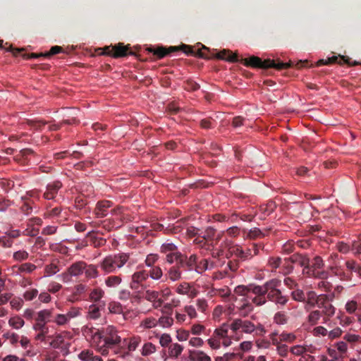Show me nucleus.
Masks as SVG:
<instances>
[{
	"label": "nucleus",
	"instance_id": "052dcab7",
	"mask_svg": "<svg viewBox=\"0 0 361 361\" xmlns=\"http://www.w3.org/2000/svg\"><path fill=\"white\" fill-rule=\"evenodd\" d=\"M62 51H63V48L61 47L54 46L50 49L49 51L45 52V53H42V55H44V57H49L52 55L61 53Z\"/></svg>",
	"mask_w": 361,
	"mask_h": 361
},
{
	"label": "nucleus",
	"instance_id": "f257e3e1",
	"mask_svg": "<svg viewBox=\"0 0 361 361\" xmlns=\"http://www.w3.org/2000/svg\"><path fill=\"white\" fill-rule=\"evenodd\" d=\"M245 66L267 69L273 68L276 70L288 69L292 66V63L278 62L274 60L265 59L262 61L259 57L252 56L250 58H241L239 61Z\"/></svg>",
	"mask_w": 361,
	"mask_h": 361
},
{
	"label": "nucleus",
	"instance_id": "0eeeda50",
	"mask_svg": "<svg viewBox=\"0 0 361 361\" xmlns=\"http://www.w3.org/2000/svg\"><path fill=\"white\" fill-rule=\"evenodd\" d=\"M251 293L254 294L255 296H247L252 300V302L257 306H262L265 305L269 300L268 290L267 288V281L263 286L259 285H251Z\"/></svg>",
	"mask_w": 361,
	"mask_h": 361
},
{
	"label": "nucleus",
	"instance_id": "8fccbe9b",
	"mask_svg": "<svg viewBox=\"0 0 361 361\" xmlns=\"http://www.w3.org/2000/svg\"><path fill=\"white\" fill-rule=\"evenodd\" d=\"M190 289V286L188 283L184 282L179 284L176 288V291L178 293L181 295H186L189 293Z\"/></svg>",
	"mask_w": 361,
	"mask_h": 361
},
{
	"label": "nucleus",
	"instance_id": "58836bf2",
	"mask_svg": "<svg viewBox=\"0 0 361 361\" xmlns=\"http://www.w3.org/2000/svg\"><path fill=\"white\" fill-rule=\"evenodd\" d=\"M157 323L164 328L169 327L173 324V319L169 315L162 316L159 319Z\"/></svg>",
	"mask_w": 361,
	"mask_h": 361
},
{
	"label": "nucleus",
	"instance_id": "f3484780",
	"mask_svg": "<svg viewBox=\"0 0 361 361\" xmlns=\"http://www.w3.org/2000/svg\"><path fill=\"white\" fill-rule=\"evenodd\" d=\"M62 187V183L59 180H55L47 185V190L44 193V197L47 200H53L59 190Z\"/></svg>",
	"mask_w": 361,
	"mask_h": 361
},
{
	"label": "nucleus",
	"instance_id": "69168bd1",
	"mask_svg": "<svg viewBox=\"0 0 361 361\" xmlns=\"http://www.w3.org/2000/svg\"><path fill=\"white\" fill-rule=\"evenodd\" d=\"M277 353L283 357H286L288 355V347L286 344H282L276 348Z\"/></svg>",
	"mask_w": 361,
	"mask_h": 361
},
{
	"label": "nucleus",
	"instance_id": "4c0bfd02",
	"mask_svg": "<svg viewBox=\"0 0 361 361\" xmlns=\"http://www.w3.org/2000/svg\"><path fill=\"white\" fill-rule=\"evenodd\" d=\"M320 310H313L308 315V322L312 325L316 324L322 317Z\"/></svg>",
	"mask_w": 361,
	"mask_h": 361
},
{
	"label": "nucleus",
	"instance_id": "603ef678",
	"mask_svg": "<svg viewBox=\"0 0 361 361\" xmlns=\"http://www.w3.org/2000/svg\"><path fill=\"white\" fill-rule=\"evenodd\" d=\"M69 319L66 314H58L54 319V322L59 326L66 324L69 322Z\"/></svg>",
	"mask_w": 361,
	"mask_h": 361
},
{
	"label": "nucleus",
	"instance_id": "72a5a7b5",
	"mask_svg": "<svg viewBox=\"0 0 361 361\" xmlns=\"http://www.w3.org/2000/svg\"><path fill=\"white\" fill-rule=\"evenodd\" d=\"M18 273H31L37 267L31 263H23L18 267Z\"/></svg>",
	"mask_w": 361,
	"mask_h": 361
},
{
	"label": "nucleus",
	"instance_id": "bb28decb",
	"mask_svg": "<svg viewBox=\"0 0 361 361\" xmlns=\"http://www.w3.org/2000/svg\"><path fill=\"white\" fill-rule=\"evenodd\" d=\"M230 325L226 323L223 324L219 328L215 329L214 332V337H216L219 339L227 337Z\"/></svg>",
	"mask_w": 361,
	"mask_h": 361
},
{
	"label": "nucleus",
	"instance_id": "1a4fd4ad",
	"mask_svg": "<svg viewBox=\"0 0 361 361\" xmlns=\"http://www.w3.org/2000/svg\"><path fill=\"white\" fill-rule=\"evenodd\" d=\"M230 329L233 332L240 330L243 333L251 334L255 331L257 326L253 322L247 319H235L230 324Z\"/></svg>",
	"mask_w": 361,
	"mask_h": 361
},
{
	"label": "nucleus",
	"instance_id": "4be33fe9",
	"mask_svg": "<svg viewBox=\"0 0 361 361\" xmlns=\"http://www.w3.org/2000/svg\"><path fill=\"white\" fill-rule=\"evenodd\" d=\"M87 238H90L91 245L94 247H100L104 245L106 242V239L95 235L94 231L89 232L87 234Z\"/></svg>",
	"mask_w": 361,
	"mask_h": 361
},
{
	"label": "nucleus",
	"instance_id": "0e129e2a",
	"mask_svg": "<svg viewBox=\"0 0 361 361\" xmlns=\"http://www.w3.org/2000/svg\"><path fill=\"white\" fill-rule=\"evenodd\" d=\"M157 324V321L154 318H147L142 322V325L146 329H151Z\"/></svg>",
	"mask_w": 361,
	"mask_h": 361
},
{
	"label": "nucleus",
	"instance_id": "6ab92c4d",
	"mask_svg": "<svg viewBox=\"0 0 361 361\" xmlns=\"http://www.w3.org/2000/svg\"><path fill=\"white\" fill-rule=\"evenodd\" d=\"M216 57L219 59L226 60L232 63L239 62L240 61L238 56L236 53H233L232 51L228 49H223L219 51L216 54Z\"/></svg>",
	"mask_w": 361,
	"mask_h": 361
},
{
	"label": "nucleus",
	"instance_id": "4468645a",
	"mask_svg": "<svg viewBox=\"0 0 361 361\" xmlns=\"http://www.w3.org/2000/svg\"><path fill=\"white\" fill-rule=\"evenodd\" d=\"M190 257H195L191 271H195L198 274H202L207 269H211L214 267V262L209 263L207 259H204L197 262V256L196 255L192 254Z\"/></svg>",
	"mask_w": 361,
	"mask_h": 361
},
{
	"label": "nucleus",
	"instance_id": "774afa93",
	"mask_svg": "<svg viewBox=\"0 0 361 361\" xmlns=\"http://www.w3.org/2000/svg\"><path fill=\"white\" fill-rule=\"evenodd\" d=\"M10 304L13 308L16 310H19L23 306V300L20 298H15L10 301Z\"/></svg>",
	"mask_w": 361,
	"mask_h": 361
},
{
	"label": "nucleus",
	"instance_id": "bf43d9fd",
	"mask_svg": "<svg viewBox=\"0 0 361 361\" xmlns=\"http://www.w3.org/2000/svg\"><path fill=\"white\" fill-rule=\"evenodd\" d=\"M270 340L273 345H276L278 348L279 345H282L281 341L279 336V334L277 331L272 332L269 335Z\"/></svg>",
	"mask_w": 361,
	"mask_h": 361
},
{
	"label": "nucleus",
	"instance_id": "423d86ee",
	"mask_svg": "<svg viewBox=\"0 0 361 361\" xmlns=\"http://www.w3.org/2000/svg\"><path fill=\"white\" fill-rule=\"evenodd\" d=\"M324 262L319 256L314 257L312 261L308 259V267H307L305 275L308 277H312L322 280L326 279L329 277V272L323 269Z\"/></svg>",
	"mask_w": 361,
	"mask_h": 361
},
{
	"label": "nucleus",
	"instance_id": "a211bd4d",
	"mask_svg": "<svg viewBox=\"0 0 361 361\" xmlns=\"http://www.w3.org/2000/svg\"><path fill=\"white\" fill-rule=\"evenodd\" d=\"M112 203L108 200L99 201L97 203L94 209V214L97 218H102L107 214V209L110 208Z\"/></svg>",
	"mask_w": 361,
	"mask_h": 361
},
{
	"label": "nucleus",
	"instance_id": "49530a36",
	"mask_svg": "<svg viewBox=\"0 0 361 361\" xmlns=\"http://www.w3.org/2000/svg\"><path fill=\"white\" fill-rule=\"evenodd\" d=\"M260 208L261 211L263 212L265 214L269 215L274 211L276 208V204L274 202H269L265 205H262Z\"/></svg>",
	"mask_w": 361,
	"mask_h": 361
},
{
	"label": "nucleus",
	"instance_id": "2eb2a0df",
	"mask_svg": "<svg viewBox=\"0 0 361 361\" xmlns=\"http://www.w3.org/2000/svg\"><path fill=\"white\" fill-rule=\"evenodd\" d=\"M130 47L129 44L124 45L123 43H118L111 47V51H113L112 57L121 58L128 55H134V52L130 51Z\"/></svg>",
	"mask_w": 361,
	"mask_h": 361
},
{
	"label": "nucleus",
	"instance_id": "a18cd8bd",
	"mask_svg": "<svg viewBox=\"0 0 361 361\" xmlns=\"http://www.w3.org/2000/svg\"><path fill=\"white\" fill-rule=\"evenodd\" d=\"M329 302H329V296L325 294H321V295H318V300H317L316 305L319 309H321L323 307H324L325 305H326L327 304H329Z\"/></svg>",
	"mask_w": 361,
	"mask_h": 361
},
{
	"label": "nucleus",
	"instance_id": "cd10ccee",
	"mask_svg": "<svg viewBox=\"0 0 361 361\" xmlns=\"http://www.w3.org/2000/svg\"><path fill=\"white\" fill-rule=\"evenodd\" d=\"M288 317L283 311L277 312L274 316V322L280 325H283L288 323Z\"/></svg>",
	"mask_w": 361,
	"mask_h": 361
},
{
	"label": "nucleus",
	"instance_id": "b1692460",
	"mask_svg": "<svg viewBox=\"0 0 361 361\" xmlns=\"http://www.w3.org/2000/svg\"><path fill=\"white\" fill-rule=\"evenodd\" d=\"M190 358L192 361H212L209 356L200 350L191 351Z\"/></svg>",
	"mask_w": 361,
	"mask_h": 361
},
{
	"label": "nucleus",
	"instance_id": "c03bdc74",
	"mask_svg": "<svg viewBox=\"0 0 361 361\" xmlns=\"http://www.w3.org/2000/svg\"><path fill=\"white\" fill-rule=\"evenodd\" d=\"M159 295V294L158 291L147 290L143 295V297L147 300L152 302L155 301L158 298Z\"/></svg>",
	"mask_w": 361,
	"mask_h": 361
},
{
	"label": "nucleus",
	"instance_id": "7ed1b4c3",
	"mask_svg": "<svg viewBox=\"0 0 361 361\" xmlns=\"http://www.w3.org/2000/svg\"><path fill=\"white\" fill-rule=\"evenodd\" d=\"M281 286V281L277 279H273L267 281V288L268 290L267 299L269 302L275 304L278 307H282L286 305L289 301V296L283 294L279 289Z\"/></svg>",
	"mask_w": 361,
	"mask_h": 361
},
{
	"label": "nucleus",
	"instance_id": "393cba45",
	"mask_svg": "<svg viewBox=\"0 0 361 361\" xmlns=\"http://www.w3.org/2000/svg\"><path fill=\"white\" fill-rule=\"evenodd\" d=\"M84 272L87 279H95L99 276L97 267L94 264H87L86 262Z\"/></svg>",
	"mask_w": 361,
	"mask_h": 361
},
{
	"label": "nucleus",
	"instance_id": "2f4dec72",
	"mask_svg": "<svg viewBox=\"0 0 361 361\" xmlns=\"http://www.w3.org/2000/svg\"><path fill=\"white\" fill-rule=\"evenodd\" d=\"M150 268L151 269L147 272L149 274V276H150L152 279L159 280L162 277L163 271L160 267L154 266Z\"/></svg>",
	"mask_w": 361,
	"mask_h": 361
},
{
	"label": "nucleus",
	"instance_id": "e433bc0d",
	"mask_svg": "<svg viewBox=\"0 0 361 361\" xmlns=\"http://www.w3.org/2000/svg\"><path fill=\"white\" fill-rule=\"evenodd\" d=\"M318 300V295L316 294L314 291L310 290L307 293L306 296V302L307 305L313 307L316 306L317 302Z\"/></svg>",
	"mask_w": 361,
	"mask_h": 361
},
{
	"label": "nucleus",
	"instance_id": "e2e57ef3",
	"mask_svg": "<svg viewBox=\"0 0 361 361\" xmlns=\"http://www.w3.org/2000/svg\"><path fill=\"white\" fill-rule=\"evenodd\" d=\"M171 342V337L168 334H163L159 338V343L162 347H166Z\"/></svg>",
	"mask_w": 361,
	"mask_h": 361
},
{
	"label": "nucleus",
	"instance_id": "39448f33",
	"mask_svg": "<svg viewBox=\"0 0 361 361\" xmlns=\"http://www.w3.org/2000/svg\"><path fill=\"white\" fill-rule=\"evenodd\" d=\"M51 316V311L49 310H43L37 313L35 317V324L33 325V329L39 331L36 335L35 339L37 341H44L46 335L49 332V327L47 323L49 321Z\"/></svg>",
	"mask_w": 361,
	"mask_h": 361
},
{
	"label": "nucleus",
	"instance_id": "09e8293b",
	"mask_svg": "<svg viewBox=\"0 0 361 361\" xmlns=\"http://www.w3.org/2000/svg\"><path fill=\"white\" fill-rule=\"evenodd\" d=\"M37 295H38V290L35 288H32V289L27 290L24 293L23 297H24L25 300H26L27 301H31L34 298H35Z\"/></svg>",
	"mask_w": 361,
	"mask_h": 361
},
{
	"label": "nucleus",
	"instance_id": "5fc2aeb1",
	"mask_svg": "<svg viewBox=\"0 0 361 361\" xmlns=\"http://www.w3.org/2000/svg\"><path fill=\"white\" fill-rule=\"evenodd\" d=\"M253 310V306L250 303H245L240 307V315L243 317L247 316L248 313Z\"/></svg>",
	"mask_w": 361,
	"mask_h": 361
},
{
	"label": "nucleus",
	"instance_id": "c85d7f7f",
	"mask_svg": "<svg viewBox=\"0 0 361 361\" xmlns=\"http://www.w3.org/2000/svg\"><path fill=\"white\" fill-rule=\"evenodd\" d=\"M21 199L23 201L20 208L21 212L25 215L30 214L32 212V204H33V201H27V197H22Z\"/></svg>",
	"mask_w": 361,
	"mask_h": 361
},
{
	"label": "nucleus",
	"instance_id": "4d7b16f0",
	"mask_svg": "<svg viewBox=\"0 0 361 361\" xmlns=\"http://www.w3.org/2000/svg\"><path fill=\"white\" fill-rule=\"evenodd\" d=\"M200 87V85L196 82L189 80L185 82V89L188 91H196Z\"/></svg>",
	"mask_w": 361,
	"mask_h": 361
},
{
	"label": "nucleus",
	"instance_id": "c9c22d12",
	"mask_svg": "<svg viewBox=\"0 0 361 361\" xmlns=\"http://www.w3.org/2000/svg\"><path fill=\"white\" fill-rule=\"evenodd\" d=\"M24 324V320L18 316L11 317L8 321V324L16 329H19L23 327Z\"/></svg>",
	"mask_w": 361,
	"mask_h": 361
},
{
	"label": "nucleus",
	"instance_id": "20e7f679",
	"mask_svg": "<svg viewBox=\"0 0 361 361\" xmlns=\"http://www.w3.org/2000/svg\"><path fill=\"white\" fill-rule=\"evenodd\" d=\"M181 49L183 52L188 55L197 56L200 58H207L202 49H197L194 51L191 46L183 44L180 47H170L169 49L164 47H158L157 49L149 48V51L152 52L154 55L157 56L159 59H162L164 56L169 55L171 52L176 51Z\"/></svg>",
	"mask_w": 361,
	"mask_h": 361
},
{
	"label": "nucleus",
	"instance_id": "37998d69",
	"mask_svg": "<svg viewBox=\"0 0 361 361\" xmlns=\"http://www.w3.org/2000/svg\"><path fill=\"white\" fill-rule=\"evenodd\" d=\"M251 285L250 284L247 286H238L235 288V292L240 295H247L249 296L248 294L251 293Z\"/></svg>",
	"mask_w": 361,
	"mask_h": 361
},
{
	"label": "nucleus",
	"instance_id": "338daca9",
	"mask_svg": "<svg viewBox=\"0 0 361 361\" xmlns=\"http://www.w3.org/2000/svg\"><path fill=\"white\" fill-rule=\"evenodd\" d=\"M264 234L262 232L257 228H255L251 229L248 233V237L252 239H255L257 238L263 237Z\"/></svg>",
	"mask_w": 361,
	"mask_h": 361
},
{
	"label": "nucleus",
	"instance_id": "c756f323",
	"mask_svg": "<svg viewBox=\"0 0 361 361\" xmlns=\"http://www.w3.org/2000/svg\"><path fill=\"white\" fill-rule=\"evenodd\" d=\"M291 298L293 300L297 302H305L306 301V295L304 291L301 289L298 288V287L291 292L290 293Z\"/></svg>",
	"mask_w": 361,
	"mask_h": 361
},
{
	"label": "nucleus",
	"instance_id": "9d476101",
	"mask_svg": "<svg viewBox=\"0 0 361 361\" xmlns=\"http://www.w3.org/2000/svg\"><path fill=\"white\" fill-rule=\"evenodd\" d=\"M148 277L149 274L147 271L144 269L136 271L132 275V279L130 284L131 289L137 293H140L142 290L145 288V286L142 285V282L145 281Z\"/></svg>",
	"mask_w": 361,
	"mask_h": 361
},
{
	"label": "nucleus",
	"instance_id": "a19ab883",
	"mask_svg": "<svg viewBox=\"0 0 361 361\" xmlns=\"http://www.w3.org/2000/svg\"><path fill=\"white\" fill-rule=\"evenodd\" d=\"M108 309L111 313L121 314L123 312L122 305L116 302H111L109 304Z\"/></svg>",
	"mask_w": 361,
	"mask_h": 361
},
{
	"label": "nucleus",
	"instance_id": "de8ad7c7",
	"mask_svg": "<svg viewBox=\"0 0 361 361\" xmlns=\"http://www.w3.org/2000/svg\"><path fill=\"white\" fill-rule=\"evenodd\" d=\"M322 309V314H324L326 317H331L335 313V307L329 302Z\"/></svg>",
	"mask_w": 361,
	"mask_h": 361
},
{
	"label": "nucleus",
	"instance_id": "412c9836",
	"mask_svg": "<svg viewBox=\"0 0 361 361\" xmlns=\"http://www.w3.org/2000/svg\"><path fill=\"white\" fill-rule=\"evenodd\" d=\"M235 255L240 259L245 260L246 256L245 255L244 250L240 246L238 245H231L228 247L226 257L230 258L231 256Z\"/></svg>",
	"mask_w": 361,
	"mask_h": 361
},
{
	"label": "nucleus",
	"instance_id": "13d9d810",
	"mask_svg": "<svg viewBox=\"0 0 361 361\" xmlns=\"http://www.w3.org/2000/svg\"><path fill=\"white\" fill-rule=\"evenodd\" d=\"M279 336H280L281 342L286 341V342H289V343L293 342L296 338L293 334L286 333V332H283L281 334H279Z\"/></svg>",
	"mask_w": 361,
	"mask_h": 361
},
{
	"label": "nucleus",
	"instance_id": "ea45409f",
	"mask_svg": "<svg viewBox=\"0 0 361 361\" xmlns=\"http://www.w3.org/2000/svg\"><path fill=\"white\" fill-rule=\"evenodd\" d=\"M157 350L156 346L152 343H146L142 350V355L143 356H148L154 353Z\"/></svg>",
	"mask_w": 361,
	"mask_h": 361
},
{
	"label": "nucleus",
	"instance_id": "f704fd0d",
	"mask_svg": "<svg viewBox=\"0 0 361 361\" xmlns=\"http://www.w3.org/2000/svg\"><path fill=\"white\" fill-rule=\"evenodd\" d=\"M104 295V291L101 288H96L92 290L90 293V298L92 301H99Z\"/></svg>",
	"mask_w": 361,
	"mask_h": 361
},
{
	"label": "nucleus",
	"instance_id": "a878e982",
	"mask_svg": "<svg viewBox=\"0 0 361 361\" xmlns=\"http://www.w3.org/2000/svg\"><path fill=\"white\" fill-rule=\"evenodd\" d=\"M200 234V237L202 238V240H198V238H197L195 240V242L197 244H202L204 240L212 239L215 235V229L212 227H208L204 233L202 232Z\"/></svg>",
	"mask_w": 361,
	"mask_h": 361
},
{
	"label": "nucleus",
	"instance_id": "7c9ffc66",
	"mask_svg": "<svg viewBox=\"0 0 361 361\" xmlns=\"http://www.w3.org/2000/svg\"><path fill=\"white\" fill-rule=\"evenodd\" d=\"M121 278L119 276H110L105 279V284L109 288L118 286L121 283Z\"/></svg>",
	"mask_w": 361,
	"mask_h": 361
},
{
	"label": "nucleus",
	"instance_id": "f8f14e48",
	"mask_svg": "<svg viewBox=\"0 0 361 361\" xmlns=\"http://www.w3.org/2000/svg\"><path fill=\"white\" fill-rule=\"evenodd\" d=\"M333 63H338V64H344L346 63L350 66H354L358 64L356 61H352L351 59L345 56H333L331 57L328 58L327 59H320L317 62L316 66H323V65H329Z\"/></svg>",
	"mask_w": 361,
	"mask_h": 361
},
{
	"label": "nucleus",
	"instance_id": "6e6552de",
	"mask_svg": "<svg viewBox=\"0 0 361 361\" xmlns=\"http://www.w3.org/2000/svg\"><path fill=\"white\" fill-rule=\"evenodd\" d=\"M164 260L166 263L169 264H178L180 267H190L191 263L194 262L195 257H188L186 255L182 254L180 252L168 254L165 255Z\"/></svg>",
	"mask_w": 361,
	"mask_h": 361
},
{
	"label": "nucleus",
	"instance_id": "f03ea898",
	"mask_svg": "<svg viewBox=\"0 0 361 361\" xmlns=\"http://www.w3.org/2000/svg\"><path fill=\"white\" fill-rule=\"evenodd\" d=\"M129 259V255L126 253H118L109 255L105 257L99 263V267L105 274L114 273L118 269H121Z\"/></svg>",
	"mask_w": 361,
	"mask_h": 361
},
{
	"label": "nucleus",
	"instance_id": "dca6fc26",
	"mask_svg": "<svg viewBox=\"0 0 361 361\" xmlns=\"http://www.w3.org/2000/svg\"><path fill=\"white\" fill-rule=\"evenodd\" d=\"M309 257L305 255L294 254L288 258H286L284 261H290L292 264H298L303 267L302 274L305 275L307 267H308Z\"/></svg>",
	"mask_w": 361,
	"mask_h": 361
},
{
	"label": "nucleus",
	"instance_id": "79ce46f5",
	"mask_svg": "<svg viewBox=\"0 0 361 361\" xmlns=\"http://www.w3.org/2000/svg\"><path fill=\"white\" fill-rule=\"evenodd\" d=\"M13 257L16 261L21 262L28 259L29 254L25 250H18L13 253Z\"/></svg>",
	"mask_w": 361,
	"mask_h": 361
},
{
	"label": "nucleus",
	"instance_id": "ddd939ff",
	"mask_svg": "<svg viewBox=\"0 0 361 361\" xmlns=\"http://www.w3.org/2000/svg\"><path fill=\"white\" fill-rule=\"evenodd\" d=\"M192 264L193 262L191 263V266L190 265L188 267L174 264L167 270L165 276L172 281H178L182 278V271H191Z\"/></svg>",
	"mask_w": 361,
	"mask_h": 361
},
{
	"label": "nucleus",
	"instance_id": "6e6d98bb",
	"mask_svg": "<svg viewBox=\"0 0 361 361\" xmlns=\"http://www.w3.org/2000/svg\"><path fill=\"white\" fill-rule=\"evenodd\" d=\"M215 121L212 118H204L202 119L200 122V125L202 128L204 129H210L214 128V123Z\"/></svg>",
	"mask_w": 361,
	"mask_h": 361
},
{
	"label": "nucleus",
	"instance_id": "9b49d317",
	"mask_svg": "<svg viewBox=\"0 0 361 361\" xmlns=\"http://www.w3.org/2000/svg\"><path fill=\"white\" fill-rule=\"evenodd\" d=\"M101 338H103L105 345L109 347H114L121 341V337L117 334V330L113 326H108L103 331V336Z\"/></svg>",
	"mask_w": 361,
	"mask_h": 361
},
{
	"label": "nucleus",
	"instance_id": "680f3d73",
	"mask_svg": "<svg viewBox=\"0 0 361 361\" xmlns=\"http://www.w3.org/2000/svg\"><path fill=\"white\" fill-rule=\"evenodd\" d=\"M283 283L289 289H294L298 286V283L293 278L290 277H286L283 279Z\"/></svg>",
	"mask_w": 361,
	"mask_h": 361
},
{
	"label": "nucleus",
	"instance_id": "473e14b6",
	"mask_svg": "<svg viewBox=\"0 0 361 361\" xmlns=\"http://www.w3.org/2000/svg\"><path fill=\"white\" fill-rule=\"evenodd\" d=\"M183 348L178 343H174L169 347V353L171 357H178L182 353Z\"/></svg>",
	"mask_w": 361,
	"mask_h": 361
},
{
	"label": "nucleus",
	"instance_id": "3c124183",
	"mask_svg": "<svg viewBox=\"0 0 361 361\" xmlns=\"http://www.w3.org/2000/svg\"><path fill=\"white\" fill-rule=\"evenodd\" d=\"M12 204L13 202L10 200L5 197H0V212H6Z\"/></svg>",
	"mask_w": 361,
	"mask_h": 361
},
{
	"label": "nucleus",
	"instance_id": "864d4df0",
	"mask_svg": "<svg viewBox=\"0 0 361 361\" xmlns=\"http://www.w3.org/2000/svg\"><path fill=\"white\" fill-rule=\"evenodd\" d=\"M159 256L157 254H149L147 256L145 259V264L149 267H154V264L158 260Z\"/></svg>",
	"mask_w": 361,
	"mask_h": 361
},
{
	"label": "nucleus",
	"instance_id": "aec40b11",
	"mask_svg": "<svg viewBox=\"0 0 361 361\" xmlns=\"http://www.w3.org/2000/svg\"><path fill=\"white\" fill-rule=\"evenodd\" d=\"M85 269V262L78 261L72 264L67 269L68 273L72 276H78L84 272Z\"/></svg>",
	"mask_w": 361,
	"mask_h": 361
},
{
	"label": "nucleus",
	"instance_id": "5701e85b",
	"mask_svg": "<svg viewBox=\"0 0 361 361\" xmlns=\"http://www.w3.org/2000/svg\"><path fill=\"white\" fill-rule=\"evenodd\" d=\"M160 252L164 255L179 252L177 246L175 244L169 242H166L161 245Z\"/></svg>",
	"mask_w": 361,
	"mask_h": 361
}]
</instances>
